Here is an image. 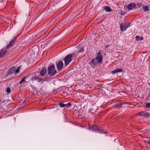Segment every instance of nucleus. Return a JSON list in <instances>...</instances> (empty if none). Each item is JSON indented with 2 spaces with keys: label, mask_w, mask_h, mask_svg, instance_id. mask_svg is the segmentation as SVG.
<instances>
[{
  "label": "nucleus",
  "mask_w": 150,
  "mask_h": 150,
  "mask_svg": "<svg viewBox=\"0 0 150 150\" xmlns=\"http://www.w3.org/2000/svg\"><path fill=\"white\" fill-rule=\"evenodd\" d=\"M103 56L101 53L100 52H98L97 53V56L93 59L89 64L92 67H93L98 63L101 64L103 61Z\"/></svg>",
  "instance_id": "nucleus-1"
},
{
  "label": "nucleus",
  "mask_w": 150,
  "mask_h": 150,
  "mask_svg": "<svg viewBox=\"0 0 150 150\" xmlns=\"http://www.w3.org/2000/svg\"><path fill=\"white\" fill-rule=\"evenodd\" d=\"M17 38V36H15L14 37L13 39L11 40L9 44L7 45L6 48H4L1 50L0 51V58L5 55L7 52L6 49H8L9 48H11L12 47V45L16 41Z\"/></svg>",
  "instance_id": "nucleus-2"
},
{
  "label": "nucleus",
  "mask_w": 150,
  "mask_h": 150,
  "mask_svg": "<svg viewBox=\"0 0 150 150\" xmlns=\"http://www.w3.org/2000/svg\"><path fill=\"white\" fill-rule=\"evenodd\" d=\"M57 73V71L54 65L50 66L48 69V75L49 77L54 76Z\"/></svg>",
  "instance_id": "nucleus-3"
},
{
  "label": "nucleus",
  "mask_w": 150,
  "mask_h": 150,
  "mask_svg": "<svg viewBox=\"0 0 150 150\" xmlns=\"http://www.w3.org/2000/svg\"><path fill=\"white\" fill-rule=\"evenodd\" d=\"M90 130H91L92 131L95 132L99 133L100 134L108 133L105 130H99V128L96 125H94L89 127Z\"/></svg>",
  "instance_id": "nucleus-4"
},
{
  "label": "nucleus",
  "mask_w": 150,
  "mask_h": 150,
  "mask_svg": "<svg viewBox=\"0 0 150 150\" xmlns=\"http://www.w3.org/2000/svg\"><path fill=\"white\" fill-rule=\"evenodd\" d=\"M74 54H69L67 55L64 58V65L67 66L71 61V58Z\"/></svg>",
  "instance_id": "nucleus-5"
},
{
  "label": "nucleus",
  "mask_w": 150,
  "mask_h": 150,
  "mask_svg": "<svg viewBox=\"0 0 150 150\" xmlns=\"http://www.w3.org/2000/svg\"><path fill=\"white\" fill-rule=\"evenodd\" d=\"M138 115L143 117L144 118H150V113L148 112L142 111L138 113Z\"/></svg>",
  "instance_id": "nucleus-6"
},
{
  "label": "nucleus",
  "mask_w": 150,
  "mask_h": 150,
  "mask_svg": "<svg viewBox=\"0 0 150 150\" xmlns=\"http://www.w3.org/2000/svg\"><path fill=\"white\" fill-rule=\"evenodd\" d=\"M130 24L122 23L120 25V29L122 31H125L130 26Z\"/></svg>",
  "instance_id": "nucleus-7"
},
{
  "label": "nucleus",
  "mask_w": 150,
  "mask_h": 150,
  "mask_svg": "<svg viewBox=\"0 0 150 150\" xmlns=\"http://www.w3.org/2000/svg\"><path fill=\"white\" fill-rule=\"evenodd\" d=\"M135 6V4L134 3H131L127 5V8H128V10H132L134 8Z\"/></svg>",
  "instance_id": "nucleus-8"
},
{
  "label": "nucleus",
  "mask_w": 150,
  "mask_h": 150,
  "mask_svg": "<svg viewBox=\"0 0 150 150\" xmlns=\"http://www.w3.org/2000/svg\"><path fill=\"white\" fill-rule=\"evenodd\" d=\"M63 63L62 62H59L57 64V67L59 70H61L63 68Z\"/></svg>",
  "instance_id": "nucleus-9"
},
{
  "label": "nucleus",
  "mask_w": 150,
  "mask_h": 150,
  "mask_svg": "<svg viewBox=\"0 0 150 150\" xmlns=\"http://www.w3.org/2000/svg\"><path fill=\"white\" fill-rule=\"evenodd\" d=\"M123 104V103L122 102H119V103L115 105V108H121L122 107Z\"/></svg>",
  "instance_id": "nucleus-10"
},
{
  "label": "nucleus",
  "mask_w": 150,
  "mask_h": 150,
  "mask_svg": "<svg viewBox=\"0 0 150 150\" xmlns=\"http://www.w3.org/2000/svg\"><path fill=\"white\" fill-rule=\"evenodd\" d=\"M123 71V70L122 69L120 68H117L115 70L112 71V73L113 74H115V73L118 72H122Z\"/></svg>",
  "instance_id": "nucleus-11"
},
{
  "label": "nucleus",
  "mask_w": 150,
  "mask_h": 150,
  "mask_svg": "<svg viewBox=\"0 0 150 150\" xmlns=\"http://www.w3.org/2000/svg\"><path fill=\"white\" fill-rule=\"evenodd\" d=\"M47 73V69L45 68H43L40 72V74L42 76H44Z\"/></svg>",
  "instance_id": "nucleus-12"
},
{
  "label": "nucleus",
  "mask_w": 150,
  "mask_h": 150,
  "mask_svg": "<svg viewBox=\"0 0 150 150\" xmlns=\"http://www.w3.org/2000/svg\"><path fill=\"white\" fill-rule=\"evenodd\" d=\"M15 69V67H13L11 68L8 71V74H10L14 72Z\"/></svg>",
  "instance_id": "nucleus-13"
},
{
  "label": "nucleus",
  "mask_w": 150,
  "mask_h": 150,
  "mask_svg": "<svg viewBox=\"0 0 150 150\" xmlns=\"http://www.w3.org/2000/svg\"><path fill=\"white\" fill-rule=\"evenodd\" d=\"M77 48L79 53L81 52L84 50L83 47V46H78L77 47Z\"/></svg>",
  "instance_id": "nucleus-14"
},
{
  "label": "nucleus",
  "mask_w": 150,
  "mask_h": 150,
  "mask_svg": "<svg viewBox=\"0 0 150 150\" xmlns=\"http://www.w3.org/2000/svg\"><path fill=\"white\" fill-rule=\"evenodd\" d=\"M29 77L28 75H27L25 77H24L23 78H22L20 81L19 82V84H21L22 83H23L25 81V79Z\"/></svg>",
  "instance_id": "nucleus-15"
},
{
  "label": "nucleus",
  "mask_w": 150,
  "mask_h": 150,
  "mask_svg": "<svg viewBox=\"0 0 150 150\" xmlns=\"http://www.w3.org/2000/svg\"><path fill=\"white\" fill-rule=\"evenodd\" d=\"M142 8L145 11H149V8L147 6L144 5L142 6Z\"/></svg>",
  "instance_id": "nucleus-16"
},
{
  "label": "nucleus",
  "mask_w": 150,
  "mask_h": 150,
  "mask_svg": "<svg viewBox=\"0 0 150 150\" xmlns=\"http://www.w3.org/2000/svg\"><path fill=\"white\" fill-rule=\"evenodd\" d=\"M105 10L106 11L108 12H110L112 11L111 8L108 6H105L104 8Z\"/></svg>",
  "instance_id": "nucleus-17"
},
{
  "label": "nucleus",
  "mask_w": 150,
  "mask_h": 150,
  "mask_svg": "<svg viewBox=\"0 0 150 150\" xmlns=\"http://www.w3.org/2000/svg\"><path fill=\"white\" fill-rule=\"evenodd\" d=\"M136 40H142L143 38V37H140L138 35H137L135 37Z\"/></svg>",
  "instance_id": "nucleus-18"
},
{
  "label": "nucleus",
  "mask_w": 150,
  "mask_h": 150,
  "mask_svg": "<svg viewBox=\"0 0 150 150\" xmlns=\"http://www.w3.org/2000/svg\"><path fill=\"white\" fill-rule=\"evenodd\" d=\"M20 67H18L17 69L14 71V73H15L16 74H17L18 73L19 71H20Z\"/></svg>",
  "instance_id": "nucleus-19"
},
{
  "label": "nucleus",
  "mask_w": 150,
  "mask_h": 150,
  "mask_svg": "<svg viewBox=\"0 0 150 150\" xmlns=\"http://www.w3.org/2000/svg\"><path fill=\"white\" fill-rule=\"evenodd\" d=\"M138 7L139 8L142 7V3H137V4Z\"/></svg>",
  "instance_id": "nucleus-20"
},
{
  "label": "nucleus",
  "mask_w": 150,
  "mask_h": 150,
  "mask_svg": "<svg viewBox=\"0 0 150 150\" xmlns=\"http://www.w3.org/2000/svg\"><path fill=\"white\" fill-rule=\"evenodd\" d=\"M35 49H36V51L38 52V48L37 46H34L32 47V50H33Z\"/></svg>",
  "instance_id": "nucleus-21"
},
{
  "label": "nucleus",
  "mask_w": 150,
  "mask_h": 150,
  "mask_svg": "<svg viewBox=\"0 0 150 150\" xmlns=\"http://www.w3.org/2000/svg\"><path fill=\"white\" fill-rule=\"evenodd\" d=\"M38 77V76L34 77L32 78L31 80L33 81H36Z\"/></svg>",
  "instance_id": "nucleus-22"
},
{
  "label": "nucleus",
  "mask_w": 150,
  "mask_h": 150,
  "mask_svg": "<svg viewBox=\"0 0 150 150\" xmlns=\"http://www.w3.org/2000/svg\"><path fill=\"white\" fill-rule=\"evenodd\" d=\"M71 105V104L69 103H68L67 104H65V107H69Z\"/></svg>",
  "instance_id": "nucleus-23"
},
{
  "label": "nucleus",
  "mask_w": 150,
  "mask_h": 150,
  "mask_svg": "<svg viewBox=\"0 0 150 150\" xmlns=\"http://www.w3.org/2000/svg\"><path fill=\"white\" fill-rule=\"evenodd\" d=\"M11 88L9 87L7 88L6 91L8 93H9L11 92Z\"/></svg>",
  "instance_id": "nucleus-24"
},
{
  "label": "nucleus",
  "mask_w": 150,
  "mask_h": 150,
  "mask_svg": "<svg viewBox=\"0 0 150 150\" xmlns=\"http://www.w3.org/2000/svg\"><path fill=\"white\" fill-rule=\"evenodd\" d=\"M59 104L61 107L62 108L65 107V104L63 103H59Z\"/></svg>",
  "instance_id": "nucleus-25"
},
{
  "label": "nucleus",
  "mask_w": 150,
  "mask_h": 150,
  "mask_svg": "<svg viewBox=\"0 0 150 150\" xmlns=\"http://www.w3.org/2000/svg\"><path fill=\"white\" fill-rule=\"evenodd\" d=\"M145 107H146L148 108H150V103H147Z\"/></svg>",
  "instance_id": "nucleus-26"
},
{
  "label": "nucleus",
  "mask_w": 150,
  "mask_h": 150,
  "mask_svg": "<svg viewBox=\"0 0 150 150\" xmlns=\"http://www.w3.org/2000/svg\"><path fill=\"white\" fill-rule=\"evenodd\" d=\"M37 80L38 82H40L42 81H43V79L39 78V77L38 78Z\"/></svg>",
  "instance_id": "nucleus-27"
},
{
  "label": "nucleus",
  "mask_w": 150,
  "mask_h": 150,
  "mask_svg": "<svg viewBox=\"0 0 150 150\" xmlns=\"http://www.w3.org/2000/svg\"><path fill=\"white\" fill-rule=\"evenodd\" d=\"M125 13V11H121L120 13V14L121 15H124Z\"/></svg>",
  "instance_id": "nucleus-28"
},
{
  "label": "nucleus",
  "mask_w": 150,
  "mask_h": 150,
  "mask_svg": "<svg viewBox=\"0 0 150 150\" xmlns=\"http://www.w3.org/2000/svg\"><path fill=\"white\" fill-rule=\"evenodd\" d=\"M28 99H26L23 102V103H26L28 101Z\"/></svg>",
  "instance_id": "nucleus-29"
},
{
  "label": "nucleus",
  "mask_w": 150,
  "mask_h": 150,
  "mask_svg": "<svg viewBox=\"0 0 150 150\" xmlns=\"http://www.w3.org/2000/svg\"><path fill=\"white\" fill-rule=\"evenodd\" d=\"M43 81H41L40 82L42 84L43 83H44V82L45 81V80H44V79H43Z\"/></svg>",
  "instance_id": "nucleus-30"
},
{
  "label": "nucleus",
  "mask_w": 150,
  "mask_h": 150,
  "mask_svg": "<svg viewBox=\"0 0 150 150\" xmlns=\"http://www.w3.org/2000/svg\"><path fill=\"white\" fill-rule=\"evenodd\" d=\"M147 143L149 144H150V139L148 141Z\"/></svg>",
  "instance_id": "nucleus-31"
},
{
  "label": "nucleus",
  "mask_w": 150,
  "mask_h": 150,
  "mask_svg": "<svg viewBox=\"0 0 150 150\" xmlns=\"http://www.w3.org/2000/svg\"><path fill=\"white\" fill-rule=\"evenodd\" d=\"M1 101V100H0V101Z\"/></svg>",
  "instance_id": "nucleus-32"
}]
</instances>
